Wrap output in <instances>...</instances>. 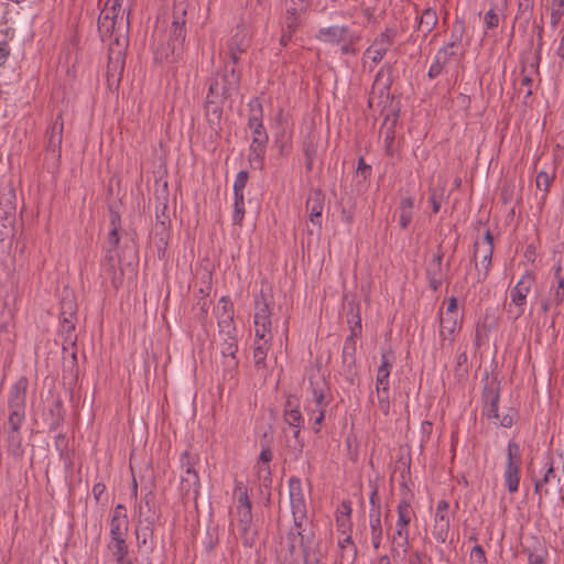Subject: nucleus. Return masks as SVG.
Masks as SVG:
<instances>
[{
  "label": "nucleus",
  "mask_w": 564,
  "mask_h": 564,
  "mask_svg": "<svg viewBox=\"0 0 564 564\" xmlns=\"http://www.w3.org/2000/svg\"><path fill=\"white\" fill-rule=\"evenodd\" d=\"M349 34V28L346 25H330L322 28L316 34V39L328 44H339L345 41Z\"/></svg>",
  "instance_id": "28"
},
{
  "label": "nucleus",
  "mask_w": 564,
  "mask_h": 564,
  "mask_svg": "<svg viewBox=\"0 0 564 564\" xmlns=\"http://www.w3.org/2000/svg\"><path fill=\"white\" fill-rule=\"evenodd\" d=\"M272 345L271 339H259L254 338V346H253V361L254 367L260 370L265 367V359L268 356V351L270 350Z\"/></svg>",
  "instance_id": "35"
},
{
  "label": "nucleus",
  "mask_w": 564,
  "mask_h": 564,
  "mask_svg": "<svg viewBox=\"0 0 564 564\" xmlns=\"http://www.w3.org/2000/svg\"><path fill=\"white\" fill-rule=\"evenodd\" d=\"M398 32L394 28H386L366 48L362 56L364 65L370 59L372 66L378 65L394 44Z\"/></svg>",
  "instance_id": "11"
},
{
  "label": "nucleus",
  "mask_w": 564,
  "mask_h": 564,
  "mask_svg": "<svg viewBox=\"0 0 564 564\" xmlns=\"http://www.w3.org/2000/svg\"><path fill=\"white\" fill-rule=\"evenodd\" d=\"M249 117L248 123L263 122V106L259 98H252L248 102Z\"/></svg>",
  "instance_id": "43"
},
{
  "label": "nucleus",
  "mask_w": 564,
  "mask_h": 564,
  "mask_svg": "<svg viewBox=\"0 0 564 564\" xmlns=\"http://www.w3.org/2000/svg\"><path fill=\"white\" fill-rule=\"evenodd\" d=\"M119 31V34L113 37L107 36L105 41L108 45V80L119 82L126 64V50L128 47L129 37L124 35L123 24Z\"/></svg>",
  "instance_id": "6"
},
{
  "label": "nucleus",
  "mask_w": 564,
  "mask_h": 564,
  "mask_svg": "<svg viewBox=\"0 0 564 564\" xmlns=\"http://www.w3.org/2000/svg\"><path fill=\"white\" fill-rule=\"evenodd\" d=\"M410 531L408 527L395 524L394 532L389 536L391 542V555L399 556L405 554L409 549Z\"/></svg>",
  "instance_id": "27"
},
{
  "label": "nucleus",
  "mask_w": 564,
  "mask_h": 564,
  "mask_svg": "<svg viewBox=\"0 0 564 564\" xmlns=\"http://www.w3.org/2000/svg\"><path fill=\"white\" fill-rule=\"evenodd\" d=\"M186 0H174L172 22L167 31L156 29L153 33L155 41L154 61L177 62L184 51V42L186 37Z\"/></svg>",
  "instance_id": "1"
},
{
  "label": "nucleus",
  "mask_w": 564,
  "mask_h": 564,
  "mask_svg": "<svg viewBox=\"0 0 564 564\" xmlns=\"http://www.w3.org/2000/svg\"><path fill=\"white\" fill-rule=\"evenodd\" d=\"M545 10L550 13V24L555 29L564 17V0H546Z\"/></svg>",
  "instance_id": "39"
},
{
  "label": "nucleus",
  "mask_w": 564,
  "mask_h": 564,
  "mask_svg": "<svg viewBox=\"0 0 564 564\" xmlns=\"http://www.w3.org/2000/svg\"><path fill=\"white\" fill-rule=\"evenodd\" d=\"M145 521H147L145 527L137 529V539H138L139 544H145L148 535L152 533L151 521H149L148 519H145Z\"/></svg>",
  "instance_id": "61"
},
{
  "label": "nucleus",
  "mask_w": 564,
  "mask_h": 564,
  "mask_svg": "<svg viewBox=\"0 0 564 564\" xmlns=\"http://www.w3.org/2000/svg\"><path fill=\"white\" fill-rule=\"evenodd\" d=\"M123 0H107L98 18V31L102 41L107 36L119 34V30L124 25V35L129 33V18L122 9Z\"/></svg>",
  "instance_id": "5"
},
{
  "label": "nucleus",
  "mask_w": 564,
  "mask_h": 564,
  "mask_svg": "<svg viewBox=\"0 0 564 564\" xmlns=\"http://www.w3.org/2000/svg\"><path fill=\"white\" fill-rule=\"evenodd\" d=\"M304 154H305V158H306V164H307V167L311 169L312 164H313V159L316 154V145L311 142V143H306L304 145Z\"/></svg>",
  "instance_id": "63"
},
{
  "label": "nucleus",
  "mask_w": 564,
  "mask_h": 564,
  "mask_svg": "<svg viewBox=\"0 0 564 564\" xmlns=\"http://www.w3.org/2000/svg\"><path fill=\"white\" fill-rule=\"evenodd\" d=\"M289 495L294 521V528L289 533L291 553L299 544L302 549L303 564H324L321 552L310 549L302 534V525L306 521V502L300 478L291 477L289 479Z\"/></svg>",
  "instance_id": "2"
},
{
  "label": "nucleus",
  "mask_w": 564,
  "mask_h": 564,
  "mask_svg": "<svg viewBox=\"0 0 564 564\" xmlns=\"http://www.w3.org/2000/svg\"><path fill=\"white\" fill-rule=\"evenodd\" d=\"M248 128L252 134V141L249 147L248 160L253 167L261 169L263 165L264 154L269 142V135L265 131L263 122L248 123Z\"/></svg>",
  "instance_id": "12"
},
{
  "label": "nucleus",
  "mask_w": 564,
  "mask_h": 564,
  "mask_svg": "<svg viewBox=\"0 0 564 564\" xmlns=\"http://www.w3.org/2000/svg\"><path fill=\"white\" fill-rule=\"evenodd\" d=\"M110 225H111V230L108 235V241L113 248H116L120 241V238L118 235V228H119V215L118 214L111 215Z\"/></svg>",
  "instance_id": "51"
},
{
  "label": "nucleus",
  "mask_w": 564,
  "mask_h": 564,
  "mask_svg": "<svg viewBox=\"0 0 564 564\" xmlns=\"http://www.w3.org/2000/svg\"><path fill=\"white\" fill-rule=\"evenodd\" d=\"M62 412H63L62 401L57 400L55 402L54 410H51V413L54 414V419L51 422V429H56L57 426H59V424L63 420Z\"/></svg>",
  "instance_id": "59"
},
{
  "label": "nucleus",
  "mask_w": 564,
  "mask_h": 564,
  "mask_svg": "<svg viewBox=\"0 0 564 564\" xmlns=\"http://www.w3.org/2000/svg\"><path fill=\"white\" fill-rule=\"evenodd\" d=\"M369 527H370L371 544L375 550H378L381 545L382 535H383L380 507L370 509Z\"/></svg>",
  "instance_id": "30"
},
{
  "label": "nucleus",
  "mask_w": 564,
  "mask_h": 564,
  "mask_svg": "<svg viewBox=\"0 0 564 564\" xmlns=\"http://www.w3.org/2000/svg\"><path fill=\"white\" fill-rule=\"evenodd\" d=\"M324 194L319 189L311 191L306 200V210L310 215L312 224L321 227L322 226V213L324 209Z\"/></svg>",
  "instance_id": "25"
},
{
  "label": "nucleus",
  "mask_w": 564,
  "mask_h": 564,
  "mask_svg": "<svg viewBox=\"0 0 564 564\" xmlns=\"http://www.w3.org/2000/svg\"><path fill=\"white\" fill-rule=\"evenodd\" d=\"M295 411L301 410L300 400L293 394H288L286 400L283 404V411Z\"/></svg>",
  "instance_id": "62"
},
{
  "label": "nucleus",
  "mask_w": 564,
  "mask_h": 564,
  "mask_svg": "<svg viewBox=\"0 0 564 564\" xmlns=\"http://www.w3.org/2000/svg\"><path fill=\"white\" fill-rule=\"evenodd\" d=\"M235 494L238 495V506L251 505V501L248 496L247 486L242 481H236Z\"/></svg>",
  "instance_id": "53"
},
{
  "label": "nucleus",
  "mask_w": 564,
  "mask_h": 564,
  "mask_svg": "<svg viewBox=\"0 0 564 564\" xmlns=\"http://www.w3.org/2000/svg\"><path fill=\"white\" fill-rule=\"evenodd\" d=\"M398 519L395 524L408 527L412 519L415 517V512L411 506V495L406 494L402 497L397 506Z\"/></svg>",
  "instance_id": "34"
},
{
  "label": "nucleus",
  "mask_w": 564,
  "mask_h": 564,
  "mask_svg": "<svg viewBox=\"0 0 564 564\" xmlns=\"http://www.w3.org/2000/svg\"><path fill=\"white\" fill-rule=\"evenodd\" d=\"M356 321L351 327V334L345 339L343 347V362L350 366L355 362L356 337L361 334V318L359 314L355 316Z\"/></svg>",
  "instance_id": "26"
},
{
  "label": "nucleus",
  "mask_w": 564,
  "mask_h": 564,
  "mask_svg": "<svg viewBox=\"0 0 564 564\" xmlns=\"http://www.w3.org/2000/svg\"><path fill=\"white\" fill-rule=\"evenodd\" d=\"M535 283V275L532 271L527 270L516 285L510 290L507 313L513 321L524 314L528 295Z\"/></svg>",
  "instance_id": "8"
},
{
  "label": "nucleus",
  "mask_w": 564,
  "mask_h": 564,
  "mask_svg": "<svg viewBox=\"0 0 564 564\" xmlns=\"http://www.w3.org/2000/svg\"><path fill=\"white\" fill-rule=\"evenodd\" d=\"M426 279L430 288L436 291L442 285L445 279V271L443 269V253L437 252L433 256L426 267Z\"/></svg>",
  "instance_id": "22"
},
{
  "label": "nucleus",
  "mask_w": 564,
  "mask_h": 564,
  "mask_svg": "<svg viewBox=\"0 0 564 564\" xmlns=\"http://www.w3.org/2000/svg\"><path fill=\"white\" fill-rule=\"evenodd\" d=\"M112 542H113V545H112L111 550H112V555H113L116 562L121 563L122 561L128 560L127 558L128 545L126 543V540L119 539V540H112Z\"/></svg>",
  "instance_id": "46"
},
{
  "label": "nucleus",
  "mask_w": 564,
  "mask_h": 564,
  "mask_svg": "<svg viewBox=\"0 0 564 564\" xmlns=\"http://www.w3.org/2000/svg\"><path fill=\"white\" fill-rule=\"evenodd\" d=\"M523 553L527 555L529 564H545L550 555L546 545L541 542L524 547Z\"/></svg>",
  "instance_id": "36"
},
{
  "label": "nucleus",
  "mask_w": 564,
  "mask_h": 564,
  "mask_svg": "<svg viewBox=\"0 0 564 564\" xmlns=\"http://www.w3.org/2000/svg\"><path fill=\"white\" fill-rule=\"evenodd\" d=\"M273 458V454L270 448H262L260 452L259 458L254 466L257 478L259 480L260 487L265 489L270 488L272 485V474L270 468V462Z\"/></svg>",
  "instance_id": "21"
},
{
  "label": "nucleus",
  "mask_w": 564,
  "mask_h": 564,
  "mask_svg": "<svg viewBox=\"0 0 564 564\" xmlns=\"http://www.w3.org/2000/svg\"><path fill=\"white\" fill-rule=\"evenodd\" d=\"M336 528L339 533L338 535H351V519L336 516Z\"/></svg>",
  "instance_id": "55"
},
{
  "label": "nucleus",
  "mask_w": 564,
  "mask_h": 564,
  "mask_svg": "<svg viewBox=\"0 0 564 564\" xmlns=\"http://www.w3.org/2000/svg\"><path fill=\"white\" fill-rule=\"evenodd\" d=\"M500 21L499 14L494 10L489 9L484 15V22L487 29H495L498 26Z\"/></svg>",
  "instance_id": "58"
},
{
  "label": "nucleus",
  "mask_w": 564,
  "mask_h": 564,
  "mask_svg": "<svg viewBox=\"0 0 564 564\" xmlns=\"http://www.w3.org/2000/svg\"><path fill=\"white\" fill-rule=\"evenodd\" d=\"M433 214H437L441 209L442 205V194H437L436 189H430V198H429Z\"/></svg>",
  "instance_id": "60"
},
{
  "label": "nucleus",
  "mask_w": 564,
  "mask_h": 564,
  "mask_svg": "<svg viewBox=\"0 0 564 564\" xmlns=\"http://www.w3.org/2000/svg\"><path fill=\"white\" fill-rule=\"evenodd\" d=\"M220 336L223 337L220 350L223 356L227 359L226 364L228 367H236L238 364L236 359V354L238 351L237 333Z\"/></svg>",
  "instance_id": "31"
},
{
  "label": "nucleus",
  "mask_w": 564,
  "mask_h": 564,
  "mask_svg": "<svg viewBox=\"0 0 564 564\" xmlns=\"http://www.w3.org/2000/svg\"><path fill=\"white\" fill-rule=\"evenodd\" d=\"M451 527L449 503L446 500L437 502L432 534L438 543H445Z\"/></svg>",
  "instance_id": "15"
},
{
  "label": "nucleus",
  "mask_w": 564,
  "mask_h": 564,
  "mask_svg": "<svg viewBox=\"0 0 564 564\" xmlns=\"http://www.w3.org/2000/svg\"><path fill=\"white\" fill-rule=\"evenodd\" d=\"M437 13L433 8L430 7L424 9L416 17L417 30L423 33L424 37L434 30V28L437 25Z\"/></svg>",
  "instance_id": "33"
},
{
  "label": "nucleus",
  "mask_w": 564,
  "mask_h": 564,
  "mask_svg": "<svg viewBox=\"0 0 564 564\" xmlns=\"http://www.w3.org/2000/svg\"><path fill=\"white\" fill-rule=\"evenodd\" d=\"M7 442V448L10 455L14 458H21L24 454L22 445L21 432L3 431Z\"/></svg>",
  "instance_id": "37"
},
{
  "label": "nucleus",
  "mask_w": 564,
  "mask_h": 564,
  "mask_svg": "<svg viewBox=\"0 0 564 564\" xmlns=\"http://www.w3.org/2000/svg\"><path fill=\"white\" fill-rule=\"evenodd\" d=\"M128 532V518L126 507L118 505L113 511L110 521V536L111 540L124 539Z\"/></svg>",
  "instance_id": "24"
},
{
  "label": "nucleus",
  "mask_w": 564,
  "mask_h": 564,
  "mask_svg": "<svg viewBox=\"0 0 564 564\" xmlns=\"http://www.w3.org/2000/svg\"><path fill=\"white\" fill-rule=\"evenodd\" d=\"M8 419L3 425V431L21 432V427L25 421V411H8Z\"/></svg>",
  "instance_id": "40"
},
{
  "label": "nucleus",
  "mask_w": 564,
  "mask_h": 564,
  "mask_svg": "<svg viewBox=\"0 0 564 564\" xmlns=\"http://www.w3.org/2000/svg\"><path fill=\"white\" fill-rule=\"evenodd\" d=\"M271 314L269 302L263 292H261L256 299L254 305V338L273 339Z\"/></svg>",
  "instance_id": "13"
},
{
  "label": "nucleus",
  "mask_w": 564,
  "mask_h": 564,
  "mask_svg": "<svg viewBox=\"0 0 564 564\" xmlns=\"http://www.w3.org/2000/svg\"><path fill=\"white\" fill-rule=\"evenodd\" d=\"M469 564H487L485 550L481 545L476 544L469 555Z\"/></svg>",
  "instance_id": "54"
},
{
  "label": "nucleus",
  "mask_w": 564,
  "mask_h": 564,
  "mask_svg": "<svg viewBox=\"0 0 564 564\" xmlns=\"http://www.w3.org/2000/svg\"><path fill=\"white\" fill-rule=\"evenodd\" d=\"M251 508L252 505L237 506L238 522L241 525V530L245 532L249 530L252 520Z\"/></svg>",
  "instance_id": "44"
},
{
  "label": "nucleus",
  "mask_w": 564,
  "mask_h": 564,
  "mask_svg": "<svg viewBox=\"0 0 564 564\" xmlns=\"http://www.w3.org/2000/svg\"><path fill=\"white\" fill-rule=\"evenodd\" d=\"M308 392L311 397L306 399L305 410L313 421L314 433L318 434L332 400L328 382L323 375L316 372L308 377Z\"/></svg>",
  "instance_id": "4"
},
{
  "label": "nucleus",
  "mask_w": 564,
  "mask_h": 564,
  "mask_svg": "<svg viewBox=\"0 0 564 564\" xmlns=\"http://www.w3.org/2000/svg\"><path fill=\"white\" fill-rule=\"evenodd\" d=\"M250 46V36L245 28H237V31L231 36L227 44L228 56L232 64H237L240 59V54L245 53Z\"/></svg>",
  "instance_id": "20"
},
{
  "label": "nucleus",
  "mask_w": 564,
  "mask_h": 564,
  "mask_svg": "<svg viewBox=\"0 0 564 564\" xmlns=\"http://www.w3.org/2000/svg\"><path fill=\"white\" fill-rule=\"evenodd\" d=\"M552 181H553V176L544 171H540L536 174L535 184L539 189L543 191L542 199H545Z\"/></svg>",
  "instance_id": "49"
},
{
  "label": "nucleus",
  "mask_w": 564,
  "mask_h": 564,
  "mask_svg": "<svg viewBox=\"0 0 564 564\" xmlns=\"http://www.w3.org/2000/svg\"><path fill=\"white\" fill-rule=\"evenodd\" d=\"M413 206H414V200L412 197L406 196V197L401 198L398 209H399V225L402 229H405L412 221Z\"/></svg>",
  "instance_id": "38"
},
{
  "label": "nucleus",
  "mask_w": 564,
  "mask_h": 564,
  "mask_svg": "<svg viewBox=\"0 0 564 564\" xmlns=\"http://www.w3.org/2000/svg\"><path fill=\"white\" fill-rule=\"evenodd\" d=\"M440 330L438 337L442 346L446 343L453 345L455 334L462 328L463 314L458 310L457 299L451 296L446 307L438 310Z\"/></svg>",
  "instance_id": "7"
},
{
  "label": "nucleus",
  "mask_w": 564,
  "mask_h": 564,
  "mask_svg": "<svg viewBox=\"0 0 564 564\" xmlns=\"http://www.w3.org/2000/svg\"><path fill=\"white\" fill-rule=\"evenodd\" d=\"M500 393L499 384L496 381L487 382L482 390L484 409L482 413L487 419H499L498 404Z\"/></svg>",
  "instance_id": "19"
},
{
  "label": "nucleus",
  "mask_w": 564,
  "mask_h": 564,
  "mask_svg": "<svg viewBox=\"0 0 564 564\" xmlns=\"http://www.w3.org/2000/svg\"><path fill=\"white\" fill-rule=\"evenodd\" d=\"M10 55V46L8 41H0V66L4 65Z\"/></svg>",
  "instance_id": "64"
},
{
  "label": "nucleus",
  "mask_w": 564,
  "mask_h": 564,
  "mask_svg": "<svg viewBox=\"0 0 564 564\" xmlns=\"http://www.w3.org/2000/svg\"><path fill=\"white\" fill-rule=\"evenodd\" d=\"M393 356L391 352L381 354V362L377 370L376 389L390 388V371L392 368Z\"/></svg>",
  "instance_id": "32"
},
{
  "label": "nucleus",
  "mask_w": 564,
  "mask_h": 564,
  "mask_svg": "<svg viewBox=\"0 0 564 564\" xmlns=\"http://www.w3.org/2000/svg\"><path fill=\"white\" fill-rule=\"evenodd\" d=\"M308 0H286V13L300 14L307 7Z\"/></svg>",
  "instance_id": "56"
},
{
  "label": "nucleus",
  "mask_w": 564,
  "mask_h": 564,
  "mask_svg": "<svg viewBox=\"0 0 564 564\" xmlns=\"http://www.w3.org/2000/svg\"><path fill=\"white\" fill-rule=\"evenodd\" d=\"M64 122L62 115L52 122L46 130V152L52 155L55 161L61 159V148L63 142Z\"/></svg>",
  "instance_id": "17"
},
{
  "label": "nucleus",
  "mask_w": 564,
  "mask_h": 564,
  "mask_svg": "<svg viewBox=\"0 0 564 564\" xmlns=\"http://www.w3.org/2000/svg\"><path fill=\"white\" fill-rule=\"evenodd\" d=\"M245 197L243 195H234V214L232 221L235 225H240L245 217Z\"/></svg>",
  "instance_id": "45"
},
{
  "label": "nucleus",
  "mask_w": 564,
  "mask_h": 564,
  "mask_svg": "<svg viewBox=\"0 0 564 564\" xmlns=\"http://www.w3.org/2000/svg\"><path fill=\"white\" fill-rule=\"evenodd\" d=\"M239 83L240 73L225 63L224 70L216 73L210 80L205 100L206 115L219 119L224 101L238 91Z\"/></svg>",
  "instance_id": "3"
},
{
  "label": "nucleus",
  "mask_w": 564,
  "mask_h": 564,
  "mask_svg": "<svg viewBox=\"0 0 564 564\" xmlns=\"http://www.w3.org/2000/svg\"><path fill=\"white\" fill-rule=\"evenodd\" d=\"M464 34V25L462 22H455L452 29L451 33V40L446 44H444L442 47H446L447 51H456L462 44Z\"/></svg>",
  "instance_id": "42"
},
{
  "label": "nucleus",
  "mask_w": 564,
  "mask_h": 564,
  "mask_svg": "<svg viewBox=\"0 0 564 564\" xmlns=\"http://www.w3.org/2000/svg\"><path fill=\"white\" fill-rule=\"evenodd\" d=\"M378 408L384 414L390 413V388L376 389Z\"/></svg>",
  "instance_id": "47"
},
{
  "label": "nucleus",
  "mask_w": 564,
  "mask_h": 564,
  "mask_svg": "<svg viewBox=\"0 0 564 564\" xmlns=\"http://www.w3.org/2000/svg\"><path fill=\"white\" fill-rule=\"evenodd\" d=\"M283 422L293 429V437L296 443V448L302 452L304 447V441L301 437V431L305 425V419L301 410L295 411H283Z\"/></svg>",
  "instance_id": "23"
},
{
  "label": "nucleus",
  "mask_w": 564,
  "mask_h": 564,
  "mask_svg": "<svg viewBox=\"0 0 564 564\" xmlns=\"http://www.w3.org/2000/svg\"><path fill=\"white\" fill-rule=\"evenodd\" d=\"M533 481L534 492L541 497L549 496L553 492H560L562 490L561 477L554 469L553 463L549 460L544 465L542 477L533 478Z\"/></svg>",
  "instance_id": "14"
},
{
  "label": "nucleus",
  "mask_w": 564,
  "mask_h": 564,
  "mask_svg": "<svg viewBox=\"0 0 564 564\" xmlns=\"http://www.w3.org/2000/svg\"><path fill=\"white\" fill-rule=\"evenodd\" d=\"M234 315V306L227 296H223L219 300L217 316Z\"/></svg>",
  "instance_id": "57"
},
{
  "label": "nucleus",
  "mask_w": 564,
  "mask_h": 564,
  "mask_svg": "<svg viewBox=\"0 0 564 564\" xmlns=\"http://www.w3.org/2000/svg\"><path fill=\"white\" fill-rule=\"evenodd\" d=\"M338 547L341 552L343 558H350L355 561L357 557V547L355 546L351 535H338Z\"/></svg>",
  "instance_id": "41"
},
{
  "label": "nucleus",
  "mask_w": 564,
  "mask_h": 564,
  "mask_svg": "<svg viewBox=\"0 0 564 564\" xmlns=\"http://www.w3.org/2000/svg\"><path fill=\"white\" fill-rule=\"evenodd\" d=\"M519 83V93L524 95V98H529L532 95L533 79L529 74H525L524 69L521 73Z\"/></svg>",
  "instance_id": "50"
},
{
  "label": "nucleus",
  "mask_w": 564,
  "mask_h": 564,
  "mask_svg": "<svg viewBox=\"0 0 564 564\" xmlns=\"http://www.w3.org/2000/svg\"><path fill=\"white\" fill-rule=\"evenodd\" d=\"M522 453L520 445L509 441L507 445L506 462L503 466V484L510 494L519 490L521 480Z\"/></svg>",
  "instance_id": "9"
},
{
  "label": "nucleus",
  "mask_w": 564,
  "mask_h": 564,
  "mask_svg": "<svg viewBox=\"0 0 564 564\" xmlns=\"http://www.w3.org/2000/svg\"><path fill=\"white\" fill-rule=\"evenodd\" d=\"M494 254V237L490 230H486L481 240L474 243V260L477 268L476 282H484L489 273Z\"/></svg>",
  "instance_id": "10"
},
{
  "label": "nucleus",
  "mask_w": 564,
  "mask_h": 564,
  "mask_svg": "<svg viewBox=\"0 0 564 564\" xmlns=\"http://www.w3.org/2000/svg\"><path fill=\"white\" fill-rule=\"evenodd\" d=\"M249 178L247 171H240L234 182V195H243L245 188Z\"/></svg>",
  "instance_id": "52"
},
{
  "label": "nucleus",
  "mask_w": 564,
  "mask_h": 564,
  "mask_svg": "<svg viewBox=\"0 0 564 564\" xmlns=\"http://www.w3.org/2000/svg\"><path fill=\"white\" fill-rule=\"evenodd\" d=\"M217 317H218V326H219L220 335L237 333L236 326L234 324V315L217 316Z\"/></svg>",
  "instance_id": "48"
},
{
  "label": "nucleus",
  "mask_w": 564,
  "mask_h": 564,
  "mask_svg": "<svg viewBox=\"0 0 564 564\" xmlns=\"http://www.w3.org/2000/svg\"><path fill=\"white\" fill-rule=\"evenodd\" d=\"M458 53L456 51H447L446 47H441L437 50L433 63L430 66L427 72V76L431 79L438 77L444 70L446 65L449 63L452 58H456Z\"/></svg>",
  "instance_id": "29"
},
{
  "label": "nucleus",
  "mask_w": 564,
  "mask_h": 564,
  "mask_svg": "<svg viewBox=\"0 0 564 564\" xmlns=\"http://www.w3.org/2000/svg\"><path fill=\"white\" fill-rule=\"evenodd\" d=\"M181 463L182 468L184 469L181 476V490L186 496L194 494V497L196 498L200 488V481L198 474L194 468V463L186 452L183 453Z\"/></svg>",
  "instance_id": "16"
},
{
  "label": "nucleus",
  "mask_w": 564,
  "mask_h": 564,
  "mask_svg": "<svg viewBox=\"0 0 564 564\" xmlns=\"http://www.w3.org/2000/svg\"><path fill=\"white\" fill-rule=\"evenodd\" d=\"M28 388L29 380L24 376L12 384L8 393V411H25Z\"/></svg>",
  "instance_id": "18"
}]
</instances>
